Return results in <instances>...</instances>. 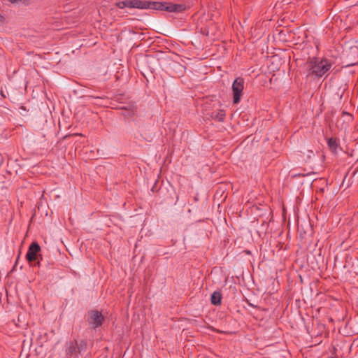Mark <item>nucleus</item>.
Returning <instances> with one entry per match:
<instances>
[{
	"label": "nucleus",
	"mask_w": 358,
	"mask_h": 358,
	"mask_svg": "<svg viewBox=\"0 0 358 358\" xmlns=\"http://www.w3.org/2000/svg\"><path fill=\"white\" fill-rule=\"evenodd\" d=\"M331 63L325 58L312 57L306 63L304 73L307 78H320L331 69Z\"/></svg>",
	"instance_id": "nucleus-1"
},
{
	"label": "nucleus",
	"mask_w": 358,
	"mask_h": 358,
	"mask_svg": "<svg viewBox=\"0 0 358 358\" xmlns=\"http://www.w3.org/2000/svg\"><path fill=\"white\" fill-rule=\"evenodd\" d=\"M87 348V342L85 340H74L68 343L66 349L67 356L77 355Z\"/></svg>",
	"instance_id": "nucleus-2"
},
{
	"label": "nucleus",
	"mask_w": 358,
	"mask_h": 358,
	"mask_svg": "<svg viewBox=\"0 0 358 358\" xmlns=\"http://www.w3.org/2000/svg\"><path fill=\"white\" fill-rule=\"evenodd\" d=\"M231 88L233 92V103L237 104L241 101L243 90L244 89L243 78L241 77L236 78L232 83Z\"/></svg>",
	"instance_id": "nucleus-3"
},
{
	"label": "nucleus",
	"mask_w": 358,
	"mask_h": 358,
	"mask_svg": "<svg viewBox=\"0 0 358 358\" xmlns=\"http://www.w3.org/2000/svg\"><path fill=\"white\" fill-rule=\"evenodd\" d=\"M104 320L102 313L96 310H92L88 312L87 322L92 329H96L101 326Z\"/></svg>",
	"instance_id": "nucleus-4"
},
{
	"label": "nucleus",
	"mask_w": 358,
	"mask_h": 358,
	"mask_svg": "<svg viewBox=\"0 0 358 358\" xmlns=\"http://www.w3.org/2000/svg\"><path fill=\"white\" fill-rule=\"evenodd\" d=\"M41 251V247L37 242H33L29 247L26 255V259L29 262H34L36 259L37 254Z\"/></svg>",
	"instance_id": "nucleus-5"
},
{
	"label": "nucleus",
	"mask_w": 358,
	"mask_h": 358,
	"mask_svg": "<svg viewBox=\"0 0 358 358\" xmlns=\"http://www.w3.org/2000/svg\"><path fill=\"white\" fill-rule=\"evenodd\" d=\"M185 10V6L183 4L166 3L165 11L169 13H181Z\"/></svg>",
	"instance_id": "nucleus-6"
},
{
	"label": "nucleus",
	"mask_w": 358,
	"mask_h": 358,
	"mask_svg": "<svg viewBox=\"0 0 358 358\" xmlns=\"http://www.w3.org/2000/svg\"><path fill=\"white\" fill-rule=\"evenodd\" d=\"M226 116L225 111L222 109L215 110L211 113V117L219 122H223Z\"/></svg>",
	"instance_id": "nucleus-7"
},
{
	"label": "nucleus",
	"mask_w": 358,
	"mask_h": 358,
	"mask_svg": "<svg viewBox=\"0 0 358 358\" xmlns=\"http://www.w3.org/2000/svg\"><path fill=\"white\" fill-rule=\"evenodd\" d=\"M166 2H156L149 1V9L157 10H164L166 8Z\"/></svg>",
	"instance_id": "nucleus-8"
},
{
	"label": "nucleus",
	"mask_w": 358,
	"mask_h": 358,
	"mask_svg": "<svg viewBox=\"0 0 358 358\" xmlns=\"http://www.w3.org/2000/svg\"><path fill=\"white\" fill-rule=\"evenodd\" d=\"M210 302L213 305L219 306L222 302V294L220 292H214L211 294Z\"/></svg>",
	"instance_id": "nucleus-9"
},
{
	"label": "nucleus",
	"mask_w": 358,
	"mask_h": 358,
	"mask_svg": "<svg viewBox=\"0 0 358 358\" xmlns=\"http://www.w3.org/2000/svg\"><path fill=\"white\" fill-rule=\"evenodd\" d=\"M327 145L329 148V150L334 152L336 153L337 148L338 147V143L337 138H330L327 141Z\"/></svg>",
	"instance_id": "nucleus-10"
},
{
	"label": "nucleus",
	"mask_w": 358,
	"mask_h": 358,
	"mask_svg": "<svg viewBox=\"0 0 358 358\" xmlns=\"http://www.w3.org/2000/svg\"><path fill=\"white\" fill-rule=\"evenodd\" d=\"M149 1L135 0V8L145 10L149 9Z\"/></svg>",
	"instance_id": "nucleus-11"
},
{
	"label": "nucleus",
	"mask_w": 358,
	"mask_h": 358,
	"mask_svg": "<svg viewBox=\"0 0 358 358\" xmlns=\"http://www.w3.org/2000/svg\"><path fill=\"white\" fill-rule=\"evenodd\" d=\"M115 6L120 8V9H123L125 7H127V1H119V2H117L115 3Z\"/></svg>",
	"instance_id": "nucleus-12"
},
{
	"label": "nucleus",
	"mask_w": 358,
	"mask_h": 358,
	"mask_svg": "<svg viewBox=\"0 0 358 358\" xmlns=\"http://www.w3.org/2000/svg\"><path fill=\"white\" fill-rule=\"evenodd\" d=\"M314 155H314V152H313V150H307L306 159V160L307 161V160L310 159L313 157H314Z\"/></svg>",
	"instance_id": "nucleus-13"
},
{
	"label": "nucleus",
	"mask_w": 358,
	"mask_h": 358,
	"mask_svg": "<svg viewBox=\"0 0 358 358\" xmlns=\"http://www.w3.org/2000/svg\"><path fill=\"white\" fill-rule=\"evenodd\" d=\"M127 5L128 8H135V0L127 1Z\"/></svg>",
	"instance_id": "nucleus-14"
},
{
	"label": "nucleus",
	"mask_w": 358,
	"mask_h": 358,
	"mask_svg": "<svg viewBox=\"0 0 358 358\" xmlns=\"http://www.w3.org/2000/svg\"><path fill=\"white\" fill-rule=\"evenodd\" d=\"M306 176V174H305V173H296V174H294V175H293V177H294V178H295V177H296V176H303V177H304V176Z\"/></svg>",
	"instance_id": "nucleus-15"
},
{
	"label": "nucleus",
	"mask_w": 358,
	"mask_h": 358,
	"mask_svg": "<svg viewBox=\"0 0 358 358\" xmlns=\"http://www.w3.org/2000/svg\"><path fill=\"white\" fill-rule=\"evenodd\" d=\"M5 18L0 14V22H4Z\"/></svg>",
	"instance_id": "nucleus-16"
},
{
	"label": "nucleus",
	"mask_w": 358,
	"mask_h": 358,
	"mask_svg": "<svg viewBox=\"0 0 358 358\" xmlns=\"http://www.w3.org/2000/svg\"><path fill=\"white\" fill-rule=\"evenodd\" d=\"M343 115H348L350 119H352V115H350L349 113L343 112Z\"/></svg>",
	"instance_id": "nucleus-17"
},
{
	"label": "nucleus",
	"mask_w": 358,
	"mask_h": 358,
	"mask_svg": "<svg viewBox=\"0 0 358 358\" xmlns=\"http://www.w3.org/2000/svg\"><path fill=\"white\" fill-rule=\"evenodd\" d=\"M3 159L2 156L0 155V166L3 164Z\"/></svg>",
	"instance_id": "nucleus-18"
},
{
	"label": "nucleus",
	"mask_w": 358,
	"mask_h": 358,
	"mask_svg": "<svg viewBox=\"0 0 358 358\" xmlns=\"http://www.w3.org/2000/svg\"><path fill=\"white\" fill-rule=\"evenodd\" d=\"M217 331L219 332V333H225L224 331H220V330H217Z\"/></svg>",
	"instance_id": "nucleus-19"
}]
</instances>
